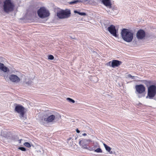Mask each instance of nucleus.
<instances>
[{
  "mask_svg": "<svg viewBox=\"0 0 156 156\" xmlns=\"http://www.w3.org/2000/svg\"><path fill=\"white\" fill-rule=\"evenodd\" d=\"M79 0H75L73 1L69 2V4L72 5L76 4L77 2H79Z\"/></svg>",
  "mask_w": 156,
  "mask_h": 156,
  "instance_id": "19",
  "label": "nucleus"
},
{
  "mask_svg": "<svg viewBox=\"0 0 156 156\" xmlns=\"http://www.w3.org/2000/svg\"><path fill=\"white\" fill-rule=\"evenodd\" d=\"M44 119H41L40 121L41 124L45 126L46 123L53 122L55 119V116L53 115H50L47 117L45 116Z\"/></svg>",
  "mask_w": 156,
  "mask_h": 156,
  "instance_id": "5",
  "label": "nucleus"
},
{
  "mask_svg": "<svg viewBox=\"0 0 156 156\" xmlns=\"http://www.w3.org/2000/svg\"><path fill=\"white\" fill-rule=\"evenodd\" d=\"M4 132L3 131H2L1 132V135L4 137H7V136L5 134H4Z\"/></svg>",
  "mask_w": 156,
  "mask_h": 156,
  "instance_id": "26",
  "label": "nucleus"
},
{
  "mask_svg": "<svg viewBox=\"0 0 156 156\" xmlns=\"http://www.w3.org/2000/svg\"><path fill=\"white\" fill-rule=\"evenodd\" d=\"M15 111L19 114V116L22 119L25 120L26 119L25 114L26 112L25 108L21 105H17L15 107Z\"/></svg>",
  "mask_w": 156,
  "mask_h": 156,
  "instance_id": "3",
  "label": "nucleus"
},
{
  "mask_svg": "<svg viewBox=\"0 0 156 156\" xmlns=\"http://www.w3.org/2000/svg\"><path fill=\"white\" fill-rule=\"evenodd\" d=\"M142 95H138V97H139V98H140L141 97H142Z\"/></svg>",
  "mask_w": 156,
  "mask_h": 156,
  "instance_id": "36",
  "label": "nucleus"
},
{
  "mask_svg": "<svg viewBox=\"0 0 156 156\" xmlns=\"http://www.w3.org/2000/svg\"><path fill=\"white\" fill-rule=\"evenodd\" d=\"M70 11L67 9L66 10H62L57 13V16L60 19L67 18L70 16Z\"/></svg>",
  "mask_w": 156,
  "mask_h": 156,
  "instance_id": "6",
  "label": "nucleus"
},
{
  "mask_svg": "<svg viewBox=\"0 0 156 156\" xmlns=\"http://www.w3.org/2000/svg\"><path fill=\"white\" fill-rule=\"evenodd\" d=\"M24 144V145L26 147H27L29 148V147H31L30 144L28 142H25L24 144Z\"/></svg>",
  "mask_w": 156,
  "mask_h": 156,
  "instance_id": "22",
  "label": "nucleus"
},
{
  "mask_svg": "<svg viewBox=\"0 0 156 156\" xmlns=\"http://www.w3.org/2000/svg\"><path fill=\"white\" fill-rule=\"evenodd\" d=\"M66 100L69 102H70V103H74L75 102V101L74 100H73L70 98H66Z\"/></svg>",
  "mask_w": 156,
  "mask_h": 156,
  "instance_id": "21",
  "label": "nucleus"
},
{
  "mask_svg": "<svg viewBox=\"0 0 156 156\" xmlns=\"http://www.w3.org/2000/svg\"><path fill=\"white\" fill-rule=\"evenodd\" d=\"M134 76H132V77H131L132 79H134Z\"/></svg>",
  "mask_w": 156,
  "mask_h": 156,
  "instance_id": "38",
  "label": "nucleus"
},
{
  "mask_svg": "<svg viewBox=\"0 0 156 156\" xmlns=\"http://www.w3.org/2000/svg\"><path fill=\"white\" fill-rule=\"evenodd\" d=\"M107 65H108V66H109L110 67H111V62H108L107 63Z\"/></svg>",
  "mask_w": 156,
  "mask_h": 156,
  "instance_id": "28",
  "label": "nucleus"
},
{
  "mask_svg": "<svg viewBox=\"0 0 156 156\" xmlns=\"http://www.w3.org/2000/svg\"><path fill=\"white\" fill-rule=\"evenodd\" d=\"M79 14L81 16H85L86 15V14L84 12H80Z\"/></svg>",
  "mask_w": 156,
  "mask_h": 156,
  "instance_id": "27",
  "label": "nucleus"
},
{
  "mask_svg": "<svg viewBox=\"0 0 156 156\" xmlns=\"http://www.w3.org/2000/svg\"><path fill=\"white\" fill-rule=\"evenodd\" d=\"M82 135L84 136H85L87 135V134L86 133H84Z\"/></svg>",
  "mask_w": 156,
  "mask_h": 156,
  "instance_id": "34",
  "label": "nucleus"
},
{
  "mask_svg": "<svg viewBox=\"0 0 156 156\" xmlns=\"http://www.w3.org/2000/svg\"><path fill=\"white\" fill-rule=\"evenodd\" d=\"M145 31L142 29L139 30L136 33V37L138 40H142L145 36Z\"/></svg>",
  "mask_w": 156,
  "mask_h": 156,
  "instance_id": "11",
  "label": "nucleus"
},
{
  "mask_svg": "<svg viewBox=\"0 0 156 156\" xmlns=\"http://www.w3.org/2000/svg\"><path fill=\"white\" fill-rule=\"evenodd\" d=\"M105 28H107V30L111 34L115 37L118 36V35L117 34L118 30L116 29L115 26L113 25H111L108 27L105 25Z\"/></svg>",
  "mask_w": 156,
  "mask_h": 156,
  "instance_id": "8",
  "label": "nucleus"
},
{
  "mask_svg": "<svg viewBox=\"0 0 156 156\" xmlns=\"http://www.w3.org/2000/svg\"><path fill=\"white\" fill-rule=\"evenodd\" d=\"M156 94V86L154 85H150L148 87L147 95L146 98L152 99Z\"/></svg>",
  "mask_w": 156,
  "mask_h": 156,
  "instance_id": "4",
  "label": "nucleus"
},
{
  "mask_svg": "<svg viewBox=\"0 0 156 156\" xmlns=\"http://www.w3.org/2000/svg\"><path fill=\"white\" fill-rule=\"evenodd\" d=\"M76 132L78 133H80V131L79 130V129H76Z\"/></svg>",
  "mask_w": 156,
  "mask_h": 156,
  "instance_id": "30",
  "label": "nucleus"
},
{
  "mask_svg": "<svg viewBox=\"0 0 156 156\" xmlns=\"http://www.w3.org/2000/svg\"><path fill=\"white\" fill-rule=\"evenodd\" d=\"M99 147H100V146L99 144L97 142H95L93 143V147H89L88 150L90 151H94L96 148Z\"/></svg>",
  "mask_w": 156,
  "mask_h": 156,
  "instance_id": "16",
  "label": "nucleus"
},
{
  "mask_svg": "<svg viewBox=\"0 0 156 156\" xmlns=\"http://www.w3.org/2000/svg\"><path fill=\"white\" fill-rule=\"evenodd\" d=\"M22 140V139H20L18 140V141L19 143L20 144L21 143V141Z\"/></svg>",
  "mask_w": 156,
  "mask_h": 156,
  "instance_id": "33",
  "label": "nucleus"
},
{
  "mask_svg": "<svg viewBox=\"0 0 156 156\" xmlns=\"http://www.w3.org/2000/svg\"><path fill=\"white\" fill-rule=\"evenodd\" d=\"M109 152V153L110 154H112L113 153L112 151H110V152Z\"/></svg>",
  "mask_w": 156,
  "mask_h": 156,
  "instance_id": "37",
  "label": "nucleus"
},
{
  "mask_svg": "<svg viewBox=\"0 0 156 156\" xmlns=\"http://www.w3.org/2000/svg\"><path fill=\"white\" fill-rule=\"evenodd\" d=\"M4 58L0 56V70L6 73L9 71V69L2 63L4 62Z\"/></svg>",
  "mask_w": 156,
  "mask_h": 156,
  "instance_id": "9",
  "label": "nucleus"
},
{
  "mask_svg": "<svg viewBox=\"0 0 156 156\" xmlns=\"http://www.w3.org/2000/svg\"><path fill=\"white\" fill-rule=\"evenodd\" d=\"M151 83V82L150 81H145V84L147 87Z\"/></svg>",
  "mask_w": 156,
  "mask_h": 156,
  "instance_id": "25",
  "label": "nucleus"
},
{
  "mask_svg": "<svg viewBox=\"0 0 156 156\" xmlns=\"http://www.w3.org/2000/svg\"><path fill=\"white\" fill-rule=\"evenodd\" d=\"M74 13H78V14H79V12H79L77 10H74Z\"/></svg>",
  "mask_w": 156,
  "mask_h": 156,
  "instance_id": "29",
  "label": "nucleus"
},
{
  "mask_svg": "<svg viewBox=\"0 0 156 156\" xmlns=\"http://www.w3.org/2000/svg\"><path fill=\"white\" fill-rule=\"evenodd\" d=\"M37 14L39 17L43 18L49 16V11L44 7H41L37 11Z\"/></svg>",
  "mask_w": 156,
  "mask_h": 156,
  "instance_id": "7",
  "label": "nucleus"
},
{
  "mask_svg": "<svg viewBox=\"0 0 156 156\" xmlns=\"http://www.w3.org/2000/svg\"><path fill=\"white\" fill-rule=\"evenodd\" d=\"M94 151L97 153H102V151L101 149L99 147H98L97 149L94 150Z\"/></svg>",
  "mask_w": 156,
  "mask_h": 156,
  "instance_id": "20",
  "label": "nucleus"
},
{
  "mask_svg": "<svg viewBox=\"0 0 156 156\" xmlns=\"http://www.w3.org/2000/svg\"><path fill=\"white\" fill-rule=\"evenodd\" d=\"M135 87L137 93L138 94H143L145 91V87L142 84L136 85Z\"/></svg>",
  "mask_w": 156,
  "mask_h": 156,
  "instance_id": "12",
  "label": "nucleus"
},
{
  "mask_svg": "<svg viewBox=\"0 0 156 156\" xmlns=\"http://www.w3.org/2000/svg\"><path fill=\"white\" fill-rule=\"evenodd\" d=\"M89 143H87V140L86 139H83L80 140L79 142V144L82 148L87 150L89 148V147H88V146Z\"/></svg>",
  "mask_w": 156,
  "mask_h": 156,
  "instance_id": "13",
  "label": "nucleus"
},
{
  "mask_svg": "<svg viewBox=\"0 0 156 156\" xmlns=\"http://www.w3.org/2000/svg\"><path fill=\"white\" fill-rule=\"evenodd\" d=\"M48 59L50 60H53L54 59V57L52 55H49L48 56Z\"/></svg>",
  "mask_w": 156,
  "mask_h": 156,
  "instance_id": "23",
  "label": "nucleus"
},
{
  "mask_svg": "<svg viewBox=\"0 0 156 156\" xmlns=\"http://www.w3.org/2000/svg\"><path fill=\"white\" fill-rule=\"evenodd\" d=\"M122 63L121 61L116 60H113L111 62V67L114 68L119 66Z\"/></svg>",
  "mask_w": 156,
  "mask_h": 156,
  "instance_id": "15",
  "label": "nucleus"
},
{
  "mask_svg": "<svg viewBox=\"0 0 156 156\" xmlns=\"http://www.w3.org/2000/svg\"><path fill=\"white\" fill-rule=\"evenodd\" d=\"M3 9H0V12L4 11L6 13L12 12L14 10L15 5L11 0H5L3 2Z\"/></svg>",
  "mask_w": 156,
  "mask_h": 156,
  "instance_id": "2",
  "label": "nucleus"
},
{
  "mask_svg": "<svg viewBox=\"0 0 156 156\" xmlns=\"http://www.w3.org/2000/svg\"><path fill=\"white\" fill-rule=\"evenodd\" d=\"M18 148L20 150L23 151H26V149L24 147H19Z\"/></svg>",
  "mask_w": 156,
  "mask_h": 156,
  "instance_id": "24",
  "label": "nucleus"
},
{
  "mask_svg": "<svg viewBox=\"0 0 156 156\" xmlns=\"http://www.w3.org/2000/svg\"><path fill=\"white\" fill-rule=\"evenodd\" d=\"M87 140V143H89L90 142H91V140L90 139H86Z\"/></svg>",
  "mask_w": 156,
  "mask_h": 156,
  "instance_id": "31",
  "label": "nucleus"
},
{
  "mask_svg": "<svg viewBox=\"0 0 156 156\" xmlns=\"http://www.w3.org/2000/svg\"><path fill=\"white\" fill-rule=\"evenodd\" d=\"M90 80L94 82H97L98 81V78L96 76H93L91 77Z\"/></svg>",
  "mask_w": 156,
  "mask_h": 156,
  "instance_id": "17",
  "label": "nucleus"
},
{
  "mask_svg": "<svg viewBox=\"0 0 156 156\" xmlns=\"http://www.w3.org/2000/svg\"><path fill=\"white\" fill-rule=\"evenodd\" d=\"M127 76L128 77H131L132 76L130 75V74H129L128 76Z\"/></svg>",
  "mask_w": 156,
  "mask_h": 156,
  "instance_id": "32",
  "label": "nucleus"
},
{
  "mask_svg": "<svg viewBox=\"0 0 156 156\" xmlns=\"http://www.w3.org/2000/svg\"><path fill=\"white\" fill-rule=\"evenodd\" d=\"M102 2L106 7L109 9L112 8L113 11L117 10L116 8L112 7V4L110 0H102Z\"/></svg>",
  "mask_w": 156,
  "mask_h": 156,
  "instance_id": "14",
  "label": "nucleus"
},
{
  "mask_svg": "<svg viewBox=\"0 0 156 156\" xmlns=\"http://www.w3.org/2000/svg\"><path fill=\"white\" fill-rule=\"evenodd\" d=\"M121 35L122 39L127 42H131L133 38V32L127 29H123L121 32Z\"/></svg>",
  "mask_w": 156,
  "mask_h": 156,
  "instance_id": "1",
  "label": "nucleus"
},
{
  "mask_svg": "<svg viewBox=\"0 0 156 156\" xmlns=\"http://www.w3.org/2000/svg\"><path fill=\"white\" fill-rule=\"evenodd\" d=\"M9 79L12 82L18 83L20 81V78L16 75L11 74L9 76Z\"/></svg>",
  "mask_w": 156,
  "mask_h": 156,
  "instance_id": "10",
  "label": "nucleus"
},
{
  "mask_svg": "<svg viewBox=\"0 0 156 156\" xmlns=\"http://www.w3.org/2000/svg\"><path fill=\"white\" fill-rule=\"evenodd\" d=\"M103 145H104L105 147V148L106 150L108 152H110V151L111 149V148L109 146L105 144L104 143Z\"/></svg>",
  "mask_w": 156,
  "mask_h": 156,
  "instance_id": "18",
  "label": "nucleus"
},
{
  "mask_svg": "<svg viewBox=\"0 0 156 156\" xmlns=\"http://www.w3.org/2000/svg\"><path fill=\"white\" fill-rule=\"evenodd\" d=\"M72 139V138H71V137H69L68 139V140H71V139Z\"/></svg>",
  "mask_w": 156,
  "mask_h": 156,
  "instance_id": "35",
  "label": "nucleus"
}]
</instances>
